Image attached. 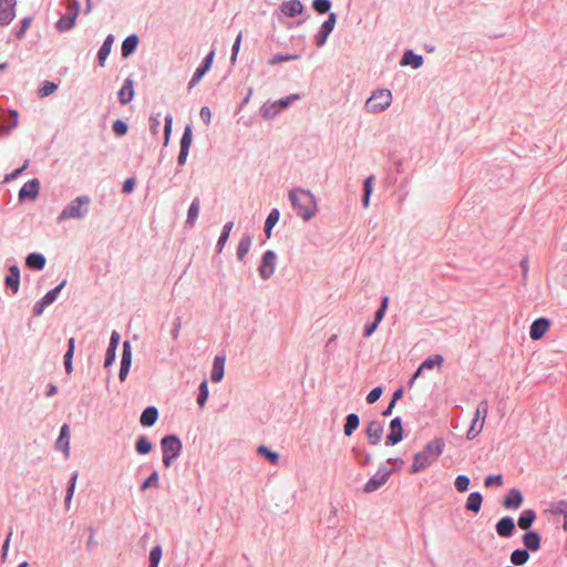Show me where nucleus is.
<instances>
[{"mask_svg": "<svg viewBox=\"0 0 567 567\" xmlns=\"http://www.w3.org/2000/svg\"><path fill=\"white\" fill-rule=\"evenodd\" d=\"M289 198L297 215L305 220L311 219L317 213V200L315 195L301 188L293 189L289 193Z\"/></svg>", "mask_w": 567, "mask_h": 567, "instance_id": "1", "label": "nucleus"}, {"mask_svg": "<svg viewBox=\"0 0 567 567\" xmlns=\"http://www.w3.org/2000/svg\"><path fill=\"white\" fill-rule=\"evenodd\" d=\"M444 442L441 439H435L429 442L425 447L414 455V462L411 466V473H417L430 465H432L442 454Z\"/></svg>", "mask_w": 567, "mask_h": 567, "instance_id": "2", "label": "nucleus"}, {"mask_svg": "<svg viewBox=\"0 0 567 567\" xmlns=\"http://www.w3.org/2000/svg\"><path fill=\"white\" fill-rule=\"evenodd\" d=\"M392 93L390 90L380 89L372 93L365 103V109L370 113H379L390 106Z\"/></svg>", "mask_w": 567, "mask_h": 567, "instance_id": "3", "label": "nucleus"}, {"mask_svg": "<svg viewBox=\"0 0 567 567\" xmlns=\"http://www.w3.org/2000/svg\"><path fill=\"white\" fill-rule=\"evenodd\" d=\"M91 199L89 196H79L72 200L61 213L59 219L81 218L87 212Z\"/></svg>", "mask_w": 567, "mask_h": 567, "instance_id": "4", "label": "nucleus"}, {"mask_svg": "<svg viewBox=\"0 0 567 567\" xmlns=\"http://www.w3.org/2000/svg\"><path fill=\"white\" fill-rule=\"evenodd\" d=\"M78 14H79V6L74 1L73 3H71L68 7L66 14L63 16L62 18H60L59 21L56 22V29L59 31H66V30H70L71 28H73Z\"/></svg>", "mask_w": 567, "mask_h": 567, "instance_id": "5", "label": "nucleus"}, {"mask_svg": "<svg viewBox=\"0 0 567 567\" xmlns=\"http://www.w3.org/2000/svg\"><path fill=\"white\" fill-rule=\"evenodd\" d=\"M276 260L277 256L272 250H268L264 254L259 267V274L264 279H268L275 272Z\"/></svg>", "mask_w": 567, "mask_h": 567, "instance_id": "6", "label": "nucleus"}, {"mask_svg": "<svg viewBox=\"0 0 567 567\" xmlns=\"http://www.w3.org/2000/svg\"><path fill=\"white\" fill-rule=\"evenodd\" d=\"M163 455L178 456L182 450L181 441L174 436H165L162 439Z\"/></svg>", "mask_w": 567, "mask_h": 567, "instance_id": "7", "label": "nucleus"}, {"mask_svg": "<svg viewBox=\"0 0 567 567\" xmlns=\"http://www.w3.org/2000/svg\"><path fill=\"white\" fill-rule=\"evenodd\" d=\"M16 0H0V24L4 25L12 21L16 16Z\"/></svg>", "mask_w": 567, "mask_h": 567, "instance_id": "8", "label": "nucleus"}, {"mask_svg": "<svg viewBox=\"0 0 567 567\" xmlns=\"http://www.w3.org/2000/svg\"><path fill=\"white\" fill-rule=\"evenodd\" d=\"M132 362V351H131V344L128 341H125L123 343V354H122V361H121V369L118 373V379L121 381H125Z\"/></svg>", "mask_w": 567, "mask_h": 567, "instance_id": "9", "label": "nucleus"}, {"mask_svg": "<svg viewBox=\"0 0 567 567\" xmlns=\"http://www.w3.org/2000/svg\"><path fill=\"white\" fill-rule=\"evenodd\" d=\"M550 327V321L546 318L535 320L529 330V336L533 340H540Z\"/></svg>", "mask_w": 567, "mask_h": 567, "instance_id": "10", "label": "nucleus"}, {"mask_svg": "<svg viewBox=\"0 0 567 567\" xmlns=\"http://www.w3.org/2000/svg\"><path fill=\"white\" fill-rule=\"evenodd\" d=\"M64 285H65V281H62L58 287H55L54 289L47 292L44 295V297L41 299V301L35 305L34 312L37 315H41L44 307L52 303L56 299L58 293L61 291V289Z\"/></svg>", "mask_w": 567, "mask_h": 567, "instance_id": "11", "label": "nucleus"}, {"mask_svg": "<svg viewBox=\"0 0 567 567\" xmlns=\"http://www.w3.org/2000/svg\"><path fill=\"white\" fill-rule=\"evenodd\" d=\"M334 23L336 14L331 13L328 20L322 23L319 33L316 35V43L318 47H321L326 42L329 33L333 30Z\"/></svg>", "mask_w": 567, "mask_h": 567, "instance_id": "12", "label": "nucleus"}, {"mask_svg": "<svg viewBox=\"0 0 567 567\" xmlns=\"http://www.w3.org/2000/svg\"><path fill=\"white\" fill-rule=\"evenodd\" d=\"M443 361H444V359L441 354H436L433 358H430V359H426L425 361H423L422 364L416 370V372L413 374V377L411 379V383H413L415 381V379L422 373V371L432 370L434 368L440 369L443 364Z\"/></svg>", "mask_w": 567, "mask_h": 567, "instance_id": "13", "label": "nucleus"}, {"mask_svg": "<svg viewBox=\"0 0 567 567\" xmlns=\"http://www.w3.org/2000/svg\"><path fill=\"white\" fill-rule=\"evenodd\" d=\"M390 434L386 436V444L394 445L402 440L403 429L400 417H395L390 424Z\"/></svg>", "mask_w": 567, "mask_h": 567, "instance_id": "14", "label": "nucleus"}, {"mask_svg": "<svg viewBox=\"0 0 567 567\" xmlns=\"http://www.w3.org/2000/svg\"><path fill=\"white\" fill-rule=\"evenodd\" d=\"M213 59H214V51H212L205 59L204 61V64L200 65L196 72L194 73L193 78L190 79L189 81V87H194L200 80L206 74V72H208V70L210 69L212 66V63H213Z\"/></svg>", "mask_w": 567, "mask_h": 567, "instance_id": "15", "label": "nucleus"}, {"mask_svg": "<svg viewBox=\"0 0 567 567\" xmlns=\"http://www.w3.org/2000/svg\"><path fill=\"white\" fill-rule=\"evenodd\" d=\"M383 434V427L380 422L371 421L367 427V436L370 444L375 445L380 442Z\"/></svg>", "mask_w": 567, "mask_h": 567, "instance_id": "16", "label": "nucleus"}, {"mask_svg": "<svg viewBox=\"0 0 567 567\" xmlns=\"http://www.w3.org/2000/svg\"><path fill=\"white\" fill-rule=\"evenodd\" d=\"M39 189H40V183L38 179L34 178V179L25 183L22 186V188L19 192V197H20V199H24V198L34 199L39 194Z\"/></svg>", "mask_w": 567, "mask_h": 567, "instance_id": "17", "label": "nucleus"}, {"mask_svg": "<svg viewBox=\"0 0 567 567\" xmlns=\"http://www.w3.org/2000/svg\"><path fill=\"white\" fill-rule=\"evenodd\" d=\"M523 503V495L520 491L513 488L508 492V494L503 499V505L506 508L516 509L520 507Z\"/></svg>", "mask_w": 567, "mask_h": 567, "instance_id": "18", "label": "nucleus"}, {"mask_svg": "<svg viewBox=\"0 0 567 567\" xmlns=\"http://www.w3.org/2000/svg\"><path fill=\"white\" fill-rule=\"evenodd\" d=\"M56 449L64 452L68 457L70 454V427L68 424H64L61 427L60 436L56 440Z\"/></svg>", "mask_w": 567, "mask_h": 567, "instance_id": "19", "label": "nucleus"}, {"mask_svg": "<svg viewBox=\"0 0 567 567\" xmlns=\"http://www.w3.org/2000/svg\"><path fill=\"white\" fill-rule=\"evenodd\" d=\"M515 529V524L513 518L511 517H503L498 520L496 524V532L502 537H509Z\"/></svg>", "mask_w": 567, "mask_h": 567, "instance_id": "20", "label": "nucleus"}, {"mask_svg": "<svg viewBox=\"0 0 567 567\" xmlns=\"http://www.w3.org/2000/svg\"><path fill=\"white\" fill-rule=\"evenodd\" d=\"M6 286L13 292H17L19 290L20 270L18 266L10 267V274L6 277Z\"/></svg>", "mask_w": 567, "mask_h": 567, "instance_id": "21", "label": "nucleus"}, {"mask_svg": "<svg viewBox=\"0 0 567 567\" xmlns=\"http://www.w3.org/2000/svg\"><path fill=\"white\" fill-rule=\"evenodd\" d=\"M524 546L533 551L540 548V536L536 532H527L523 536Z\"/></svg>", "mask_w": 567, "mask_h": 567, "instance_id": "22", "label": "nucleus"}, {"mask_svg": "<svg viewBox=\"0 0 567 567\" xmlns=\"http://www.w3.org/2000/svg\"><path fill=\"white\" fill-rule=\"evenodd\" d=\"M157 417H158L157 409L154 406H148L143 411V413L140 417V422L143 426H152L157 421Z\"/></svg>", "mask_w": 567, "mask_h": 567, "instance_id": "23", "label": "nucleus"}, {"mask_svg": "<svg viewBox=\"0 0 567 567\" xmlns=\"http://www.w3.org/2000/svg\"><path fill=\"white\" fill-rule=\"evenodd\" d=\"M303 10V6L299 0H289L282 4V12L288 17H296Z\"/></svg>", "mask_w": 567, "mask_h": 567, "instance_id": "24", "label": "nucleus"}, {"mask_svg": "<svg viewBox=\"0 0 567 567\" xmlns=\"http://www.w3.org/2000/svg\"><path fill=\"white\" fill-rule=\"evenodd\" d=\"M225 359L223 357H216L213 364L210 379L213 382H219L224 377Z\"/></svg>", "mask_w": 567, "mask_h": 567, "instance_id": "25", "label": "nucleus"}, {"mask_svg": "<svg viewBox=\"0 0 567 567\" xmlns=\"http://www.w3.org/2000/svg\"><path fill=\"white\" fill-rule=\"evenodd\" d=\"M483 497L478 492H473L468 495L465 504L467 511L478 513L482 507Z\"/></svg>", "mask_w": 567, "mask_h": 567, "instance_id": "26", "label": "nucleus"}, {"mask_svg": "<svg viewBox=\"0 0 567 567\" xmlns=\"http://www.w3.org/2000/svg\"><path fill=\"white\" fill-rule=\"evenodd\" d=\"M25 265L31 269L41 270L45 266V258L40 254L32 252L27 257Z\"/></svg>", "mask_w": 567, "mask_h": 567, "instance_id": "27", "label": "nucleus"}, {"mask_svg": "<svg viewBox=\"0 0 567 567\" xmlns=\"http://www.w3.org/2000/svg\"><path fill=\"white\" fill-rule=\"evenodd\" d=\"M114 38L112 34L107 35L105 41L103 42L100 51H99V63L101 66H104L105 60L111 53L112 44H113Z\"/></svg>", "mask_w": 567, "mask_h": 567, "instance_id": "28", "label": "nucleus"}, {"mask_svg": "<svg viewBox=\"0 0 567 567\" xmlns=\"http://www.w3.org/2000/svg\"><path fill=\"white\" fill-rule=\"evenodd\" d=\"M138 43V38L135 34L127 37L122 43V55L127 58L134 52Z\"/></svg>", "mask_w": 567, "mask_h": 567, "instance_id": "29", "label": "nucleus"}, {"mask_svg": "<svg viewBox=\"0 0 567 567\" xmlns=\"http://www.w3.org/2000/svg\"><path fill=\"white\" fill-rule=\"evenodd\" d=\"M423 59L421 55L414 54L412 51H406L401 60L402 65H412L417 69L422 65Z\"/></svg>", "mask_w": 567, "mask_h": 567, "instance_id": "30", "label": "nucleus"}, {"mask_svg": "<svg viewBox=\"0 0 567 567\" xmlns=\"http://www.w3.org/2000/svg\"><path fill=\"white\" fill-rule=\"evenodd\" d=\"M536 518V514L532 509H526L522 513L518 518L519 528L527 530Z\"/></svg>", "mask_w": 567, "mask_h": 567, "instance_id": "31", "label": "nucleus"}, {"mask_svg": "<svg viewBox=\"0 0 567 567\" xmlns=\"http://www.w3.org/2000/svg\"><path fill=\"white\" fill-rule=\"evenodd\" d=\"M120 101L123 104L128 103L134 96L133 83L131 80H126L122 89L120 90Z\"/></svg>", "mask_w": 567, "mask_h": 567, "instance_id": "32", "label": "nucleus"}, {"mask_svg": "<svg viewBox=\"0 0 567 567\" xmlns=\"http://www.w3.org/2000/svg\"><path fill=\"white\" fill-rule=\"evenodd\" d=\"M199 207H200V202L198 198H195L189 206L188 214H187V220H186V223L190 227H193L197 220V217L199 215Z\"/></svg>", "mask_w": 567, "mask_h": 567, "instance_id": "33", "label": "nucleus"}, {"mask_svg": "<svg viewBox=\"0 0 567 567\" xmlns=\"http://www.w3.org/2000/svg\"><path fill=\"white\" fill-rule=\"evenodd\" d=\"M359 426V416L354 413H351L347 416V421L343 427L344 435L351 436L353 431Z\"/></svg>", "mask_w": 567, "mask_h": 567, "instance_id": "34", "label": "nucleus"}, {"mask_svg": "<svg viewBox=\"0 0 567 567\" xmlns=\"http://www.w3.org/2000/svg\"><path fill=\"white\" fill-rule=\"evenodd\" d=\"M74 348H75V340L74 338H70L69 339V344H68V351L64 355V365H65V371L66 373H71L72 372V358H73V353H74Z\"/></svg>", "mask_w": 567, "mask_h": 567, "instance_id": "35", "label": "nucleus"}, {"mask_svg": "<svg viewBox=\"0 0 567 567\" xmlns=\"http://www.w3.org/2000/svg\"><path fill=\"white\" fill-rule=\"evenodd\" d=\"M528 559H529V554L525 549H516L511 555V561L516 566L526 564L528 561Z\"/></svg>", "mask_w": 567, "mask_h": 567, "instance_id": "36", "label": "nucleus"}, {"mask_svg": "<svg viewBox=\"0 0 567 567\" xmlns=\"http://www.w3.org/2000/svg\"><path fill=\"white\" fill-rule=\"evenodd\" d=\"M388 481V474H383L380 478L372 477L364 485V492L371 493L377 491L381 485Z\"/></svg>", "mask_w": 567, "mask_h": 567, "instance_id": "37", "label": "nucleus"}, {"mask_svg": "<svg viewBox=\"0 0 567 567\" xmlns=\"http://www.w3.org/2000/svg\"><path fill=\"white\" fill-rule=\"evenodd\" d=\"M279 210L278 209H272L270 212V214L268 215L267 219H266V223H265V233L267 235V237L269 238L270 235H271V229L272 227L277 224L278 219H279Z\"/></svg>", "mask_w": 567, "mask_h": 567, "instance_id": "38", "label": "nucleus"}, {"mask_svg": "<svg viewBox=\"0 0 567 567\" xmlns=\"http://www.w3.org/2000/svg\"><path fill=\"white\" fill-rule=\"evenodd\" d=\"M484 423L483 420H478V419H473L472 421V424L466 433V437L468 440H473L475 439L483 430L484 427Z\"/></svg>", "mask_w": 567, "mask_h": 567, "instance_id": "39", "label": "nucleus"}, {"mask_svg": "<svg viewBox=\"0 0 567 567\" xmlns=\"http://www.w3.org/2000/svg\"><path fill=\"white\" fill-rule=\"evenodd\" d=\"M279 112L280 109L277 106V103L275 102H267L260 109V113L265 118H271Z\"/></svg>", "mask_w": 567, "mask_h": 567, "instance_id": "40", "label": "nucleus"}, {"mask_svg": "<svg viewBox=\"0 0 567 567\" xmlns=\"http://www.w3.org/2000/svg\"><path fill=\"white\" fill-rule=\"evenodd\" d=\"M136 451L140 453V454H147L152 451V443L147 440V437L145 436H141L137 442H136Z\"/></svg>", "mask_w": 567, "mask_h": 567, "instance_id": "41", "label": "nucleus"}, {"mask_svg": "<svg viewBox=\"0 0 567 567\" xmlns=\"http://www.w3.org/2000/svg\"><path fill=\"white\" fill-rule=\"evenodd\" d=\"M250 245H251V240L248 237L244 238L239 241L238 248H237V256H238L239 260H243L245 258V256L249 251Z\"/></svg>", "mask_w": 567, "mask_h": 567, "instance_id": "42", "label": "nucleus"}, {"mask_svg": "<svg viewBox=\"0 0 567 567\" xmlns=\"http://www.w3.org/2000/svg\"><path fill=\"white\" fill-rule=\"evenodd\" d=\"M208 399V382L204 380L199 385V395L197 398V403L200 408H204L206 401Z\"/></svg>", "mask_w": 567, "mask_h": 567, "instance_id": "43", "label": "nucleus"}, {"mask_svg": "<svg viewBox=\"0 0 567 567\" xmlns=\"http://www.w3.org/2000/svg\"><path fill=\"white\" fill-rule=\"evenodd\" d=\"M298 59H299V55H297V54H276L268 61V63L270 65H275L280 62H288V61H293V60H298Z\"/></svg>", "mask_w": 567, "mask_h": 567, "instance_id": "44", "label": "nucleus"}, {"mask_svg": "<svg viewBox=\"0 0 567 567\" xmlns=\"http://www.w3.org/2000/svg\"><path fill=\"white\" fill-rule=\"evenodd\" d=\"M56 89H58V84H55L53 82L45 81L39 90V95L41 97L49 96V95L53 94L56 91Z\"/></svg>", "mask_w": 567, "mask_h": 567, "instance_id": "45", "label": "nucleus"}, {"mask_svg": "<svg viewBox=\"0 0 567 567\" xmlns=\"http://www.w3.org/2000/svg\"><path fill=\"white\" fill-rule=\"evenodd\" d=\"M487 414H488V403L486 400H483L478 403L474 417L478 419V420H483V422H485Z\"/></svg>", "mask_w": 567, "mask_h": 567, "instance_id": "46", "label": "nucleus"}, {"mask_svg": "<svg viewBox=\"0 0 567 567\" xmlns=\"http://www.w3.org/2000/svg\"><path fill=\"white\" fill-rule=\"evenodd\" d=\"M233 226H234L233 221H228L227 224H225L223 233H221V235H220V237L218 239L219 250H221V248L225 246L226 241L228 240L229 234H230V231L233 229Z\"/></svg>", "mask_w": 567, "mask_h": 567, "instance_id": "47", "label": "nucleus"}, {"mask_svg": "<svg viewBox=\"0 0 567 567\" xmlns=\"http://www.w3.org/2000/svg\"><path fill=\"white\" fill-rule=\"evenodd\" d=\"M258 454L264 455L269 460L271 464H277L279 461V455L276 452L269 451L266 446H259L257 449Z\"/></svg>", "mask_w": 567, "mask_h": 567, "instance_id": "48", "label": "nucleus"}, {"mask_svg": "<svg viewBox=\"0 0 567 567\" xmlns=\"http://www.w3.org/2000/svg\"><path fill=\"white\" fill-rule=\"evenodd\" d=\"M193 142V133L192 127L187 126L183 133L182 140H181V148L189 150Z\"/></svg>", "mask_w": 567, "mask_h": 567, "instance_id": "49", "label": "nucleus"}, {"mask_svg": "<svg viewBox=\"0 0 567 567\" xmlns=\"http://www.w3.org/2000/svg\"><path fill=\"white\" fill-rule=\"evenodd\" d=\"M76 480H78V473H73L71 480H70V486L68 488V492H66V497H65V506L66 508L70 507V503H71V499L73 497V494H74V489H75V485H76Z\"/></svg>", "mask_w": 567, "mask_h": 567, "instance_id": "50", "label": "nucleus"}, {"mask_svg": "<svg viewBox=\"0 0 567 567\" xmlns=\"http://www.w3.org/2000/svg\"><path fill=\"white\" fill-rule=\"evenodd\" d=\"M470 478L466 475H458L455 480V487L460 493L468 489Z\"/></svg>", "mask_w": 567, "mask_h": 567, "instance_id": "51", "label": "nucleus"}, {"mask_svg": "<svg viewBox=\"0 0 567 567\" xmlns=\"http://www.w3.org/2000/svg\"><path fill=\"white\" fill-rule=\"evenodd\" d=\"M312 7L317 12L326 13L329 11L331 3L329 0H315Z\"/></svg>", "mask_w": 567, "mask_h": 567, "instance_id": "52", "label": "nucleus"}, {"mask_svg": "<svg viewBox=\"0 0 567 567\" xmlns=\"http://www.w3.org/2000/svg\"><path fill=\"white\" fill-rule=\"evenodd\" d=\"M162 558V547L155 546L150 553V564L158 565Z\"/></svg>", "mask_w": 567, "mask_h": 567, "instance_id": "53", "label": "nucleus"}, {"mask_svg": "<svg viewBox=\"0 0 567 567\" xmlns=\"http://www.w3.org/2000/svg\"><path fill=\"white\" fill-rule=\"evenodd\" d=\"M299 94H291L285 99H280L278 101H275L277 103V106L280 109V111L287 106H289L293 101H297L299 99Z\"/></svg>", "mask_w": 567, "mask_h": 567, "instance_id": "54", "label": "nucleus"}, {"mask_svg": "<svg viewBox=\"0 0 567 567\" xmlns=\"http://www.w3.org/2000/svg\"><path fill=\"white\" fill-rule=\"evenodd\" d=\"M113 131L118 136L125 135L127 133V125L124 121L116 120L113 123Z\"/></svg>", "mask_w": 567, "mask_h": 567, "instance_id": "55", "label": "nucleus"}, {"mask_svg": "<svg viewBox=\"0 0 567 567\" xmlns=\"http://www.w3.org/2000/svg\"><path fill=\"white\" fill-rule=\"evenodd\" d=\"M388 302H389V298L384 297L383 300H382L381 307L379 308V310L375 313L374 322L377 324H379L381 322V320L383 319L384 312H385L386 307H388Z\"/></svg>", "mask_w": 567, "mask_h": 567, "instance_id": "56", "label": "nucleus"}, {"mask_svg": "<svg viewBox=\"0 0 567 567\" xmlns=\"http://www.w3.org/2000/svg\"><path fill=\"white\" fill-rule=\"evenodd\" d=\"M498 485L501 486L503 484V477L502 475H488L485 477L484 485L486 487H489L492 485Z\"/></svg>", "mask_w": 567, "mask_h": 567, "instance_id": "57", "label": "nucleus"}, {"mask_svg": "<svg viewBox=\"0 0 567 567\" xmlns=\"http://www.w3.org/2000/svg\"><path fill=\"white\" fill-rule=\"evenodd\" d=\"M381 394H382L381 386H377V388L372 389L367 396L368 403L372 404V403L377 402L380 399Z\"/></svg>", "mask_w": 567, "mask_h": 567, "instance_id": "58", "label": "nucleus"}, {"mask_svg": "<svg viewBox=\"0 0 567 567\" xmlns=\"http://www.w3.org/2000/svg\"><path fill=\"white\" fill-rule=\"evenodd\" d=\"M158 474L157 472H153L151 476L142 484V491L147 489L151 486L157 485Z\"/></svg>", "mask_w": 567, "mask_h": 567, "instance_id": "59", "label": "nucleus"}, {"mask_svg": "<svg viewBox=\"0 0 567 567\" xmlns=\"http://www.w3.org/2000/svg\"><path fill=\"white\" fill-rule=\"evenodd\" d=\"M241 38H243V33L240 32L236 40H235V43L233 45V54H231V62L234 63L237 59V54L239 52V49H240V44H241Z\"/></svg>", "mask_w": 567, "mask_h": 567, "instance_id": "60", "label": "nucleus"}, {"mask_svg": "<svg viewBox=\"0 0 567 567\" xmlns=\"http://www.w3.org/2000/svg\"><path fill=\"white\" fill-rule=\"evenodd\" d=\"M172 123H173V117L172 115H167L165 117V144L168 143V140H169V134H171V131H172Z\"/></svg>", "mask_w": 567, "mask_h": 567, "instance_id": "61", "label": "nucleus"}, {"mask_svg": "<svg viewBox=\"0 0 567 567\" xmlns=\"http://www.w3.org/2000/svg\"><path fill=\"white\" fill-rule=\"evenodd\" d=\"M115 352L116 350L107 348L104 361L105 367H109L113 363L115 359Z\"/></svg>", "mask_w": 567, "mask_h": 567, "instance_id": "62", "label": "nucleus"}, {"mask_svg": "<svg viewBox=\"0 0 567 567\" xmlns=\"http://www.w3.org/2000/svg\"><path fill=\"white\" fill-rule=\"evenodd\" d=\"M200 117H202V120H203L206 124H208V123L210 122V118H212V112H210V110H209V107H208V106H203V107L200 109Z\"/></svg>", "mask_w": 567, "mask_h": 567, "instance_id": "63", "label": "nucleus"}, {"mask_svg": "<svg viewBox=\"0 0 567 567\" xmlns=\"http://www.w3.org/2000/svg\"><path fill=\"white\" fill-rule=\"evenodd\" d=\"M118 342H120V333L116 331H113V333L111 336L109 348L116 350Z\"/></svg>", "mask_w": 567, "mask_h": 567, "instance_id": "64", "label": "nucleus"}]
</instances>
